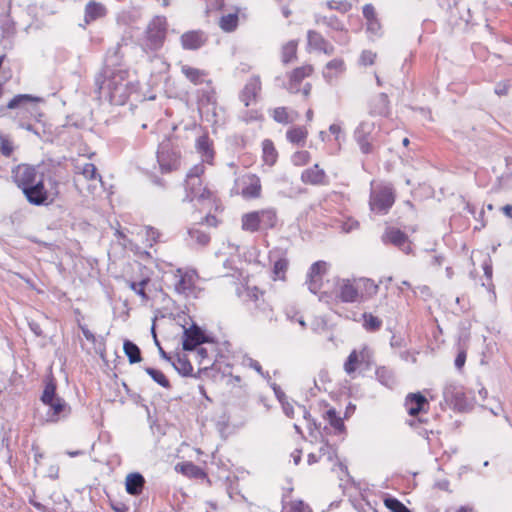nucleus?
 Listing matches in <instances>:
<instances>
[{
    "mask_svg": "<svg viewBox=\"0 0 512 512\" xmlns=\"http://www.w3.org/2000/svg\"><path fill=\"white\" fill-rule=\"evenodd\" d=\"M99 92L114 105H123L136 91L135 77L121 67H105L96 78Z\"/></svg>",
    "mask_w": 512,
    "mask_h": 512,
    "instance_id": "1",
    "label": "nucleus"
},
{
    "mask_svg": "<svg viewBox=\"0 0 512 512\" xmlns=\"http://www.w3.org/2000/svg\"><path fill=\"white\" fill-rule=\"evenodd\" d=\"M205 173V166L202 163L194 165L187 173L185 179V200L199 203L211 202L213 193L203 183L202 176Z\"/></svg>",
    "mask_w": 512,
    "mask_h": 512,
    "instance_id": "2",
    "label": "nucleus"
},
{
    "mask_svg": "<svg viewBox=\"0 0 512 512\" xmlns=\"http://www.w3.org/2000/svg\"><path fill=\"white\" fill-rule=\"evenodd\" d=\"M23 194L27 201L35 206L47 205L51 203L59 194L58 182L53 178L40 177Z\"/></svg>",
    "mask_w": 512,
    "mask_h": 512,
    "instance_id": "3",
    "label": "nucleus"
},
{
    "mask_svg": "<svg viewBox=\"0 0 512 512\" xmlns=\"http://www.w3.org/2000/svg\"><path fill=\"white\" fill-rule=\"evenodd\" d=\"M167 34V20L164 16H155L148 23L142 39V47L146 52H155L162 48Z\"/></svg>",
    "mask_w": 512,
    "mask_h": 512,
    "instance_id": "4",
    "label": "nucleus"
},
{
    "mask_svg": "<svg viewBox=\"0 0 512 512\" xmlns=\"http://www.w3.org/2000/svg\"><path fill=\"white\" fill-rule=\"evenodd\" d=\"M277 223L275 209L267 208L246 213L241 218L242 229L247 232L272 229Z\"/></svg>",
    "mask_w": 512,
    "mask_h": 512,
    "instance_id": "5",
    "label": "nucleus"
},
{
    "mask_svg": "<svg viewBox=\"0 0 512 512\" xmlns=\"http://www.w3.org/2000/svg\"><path fill=\"white\" fill-rule=\"evenodd\" d=\"M41 400L50 407L51 413H48V420L51 422H57L61 417H66L71 412L67 402L56 395V384L53 381H49L45 385Z\"/></svg>",
    "mask_w": 512,
    "mask_h": 512,
    "instance_id": "6",
    "label": "nucleus"
},
{
    "mask_svg": "<svg viewBox=\"0 0 512 512\" xmlns=\"http://www.w3.org/2000/svg\"><path fill=\"white\" fill-rule=\"evenodd\" d=\"M157 161L163 173L177 170L181 165V151L170 139H165L159 144Z\"/></svg>",
    "mask_w": 512,
    "mask_h": 512,
    "instance_id": "7",
    "label": "nucleus"
},
{
    "mask_svg": "<svg viewBox=\"0 0 512 512\" xmlns=\"http://www.w3.org/2000/svg\"><path fill=\"white\" fill-rule=\"evenodd\" d=\"M395 202L394 190L390 185H378L370 193V209L380 214H386Z\"/></svg>",
    "mask_w": 512,
    "mask_h": 512,
    "instance_id": "8",
    "label": "nucleus"
},
{
    "mask_svg": "<svg viewBox=\"0 0 512 512\" xmlns=\"http://www.w3.org/2000/svg\"><path fill=\"white\" fill-rule=\"evenodd\" d=\"M234 191L244 199L260 198L262 192L261 180L256 174H244L235 180Z\"/></svg>",
    "mask_w": 512,
    "mask_h": 512,
    "instance_id": "9",
    "label": "nucleus"
},
{
    "mask_svg": "<svg viewBox=\"0 0 512 512\" xmlns=\"http://www.w3.org/2000/svg\"><path fill=\"white\" fill-rule=\"evenodd\" d=\"M44 173L39 167L29 164H19L12 170V180L18 188L24 192L35 181L42 177Z\"/></svg>",
    "mask_w": 512,
    "mask_h": 512,
    "instance_id": "10",
    "label": "nucleus"
},
{
    "mask_svg": "<svg viewBox=\"0 0 512 512\" xmlns=\"http://www.w3.org/2000/svg\"><path fill=\"white\" fill-rule=\"evenodd\" d=\"M335 297L343 303H354L360 301V292L356 284V279L335 280Z\"/></svg>",
    "mask_w": 512,
    "mask_h": 512,
    "instance_id": "11",
    "label": "nucleus"
},
{
    "mask_svg": "<svg viewBox=\"0 0 512 512\" xmlns=\"http://www.w3.org/2000/svg\"><path fill=\"white\" fill-rule=\"evenodd\" d=\"M175 276L178 277V280L175 283V290L177 293L186 296H190L195 293L196 282L198 279V274L195 270H183L179 268L176 270Z\"/></svg>",
    "mask_w": 512,
    "mask_h": 512,
    "instance_id": "12",
    "label": "nucleus"
},
{
    "mask_svg": "<svg viewBox=\"0 0 512 512\" xmlns=\"http://www.w3.org/2000/svg\"><path fill=\"white\" fill-rule=\"evenodd\" d=\"M445 401L454 408L463 409L466 405V398L463 387L455 382H448L443 388Z\"/></svg>",
    "mask_w": 512,
    "mask_h": 512,
    "instance_id": "13",
    "label": "nucleus"
},
{
    "mask_svg": "<svg viewBox=\"0 0 512 512\" xmlns=\"http://www.w3.org/2000/svg\"><path fill=\"white\" fill-rule=\"evenodd\" d=\"M372 353L370 349L364 346L361 350H353L344 363V371L348 375H352L356 369L362 364H369L371 361Z\"/></svg>",
    "mask_w": 512,
    "mask_h": 512,
    "instance_id": "14",
    "label": "nucleus"
},
{
    "mask_svg": "<svg viewBox=\"0 0 512 512\" xmlns=\"http://www.w3.org/2000/svg\"><path fill=\"white\" fill-rule=\"evenodd\" d=\"M208 41V35L202 30H190L180 36V43L184 50H198Z\"/></svg>",
    "mask_w": 512,
    "mask_h": 512,
    "instance_id": "15",
    "label": "nucleus"
},
{
    "mask_svg": "<svg viewBox=\"0 0 512 512\" xmlns=\"http://www.w3.org/2000/svg\"><path fill=\"white\" fill-rule=\"evenodd\" d=\"M382 241L386 244H393L394 246L400 248L406 254H409L411 252V247L408 242L407 235L397 228H386L384 234L382 235Z\"/></svg>",
    "mask_w": 512,
    "mask_h": 512,
    "instance_id": "16",
    "label": "nucleus"
},
{
    "mask_svg": "<svg viewBox=\"0 0 512 512\" xmlns=\"http://www.w3.org/2000/svg\"><path fill=\"white\" fill-rule=\"evenodd\" d=\"M75 172L79 176H82L86 181H90L89 189L94 192L97 188V184L102 185L101 175L97 172V168L93 163L90 162H77L75 165Z\"/></svg>",
    "mask_w": 512,
    "mask_h": 512,
    "instance_id": "17",
    "label": "nucleus"
},
{
    "mask_svg": "<svg viewBox=\"0 0 512 512\" xmlns=\"http://www.w3.org/2000/svg\"><path fill=\"white\" fill-rule=\"evenodd\" d=\"M327 271V263L325 261H317L310 267L307 284L308 289L316 294L322 286V277Z\"/></svg>",
    "mask_w": 512,
    "mask_h": 512,
    "instance_id": "18",
    "label": "nucleus"
},
{
    "mask_svg": "<svg viewBox=\"0 0 512 512\" xmlns=\"http://www.w3.org/2000/svg\"><path fill=\"white\" fill-rule=\"evenodd\" d=\"M207 342V338L202 330L193 325L188 329H184L183 349L186 351L195 350L200 344Z\"/></svg>",
    "mask_w": 512,
    "mask_h": 512,
    "instance_id": "19",
    "label": "nucleus"
},
{
    "mask_svg": "<svg viewBox=\"0 0 512 512\" xmlns=\"http://www.w3.org/2000/svg\"><path fill=\"white\" fill-rule=\"evenodd\" d=\"M260 91V78L258 76L251 77L240 94V100L244 103L246 107H248L252 103L256 102L257 96Z\"/></svg>",
    "mask_w": 512,
    "mask_h": 512,
    "instance_id": "20",
    "label": "nucleus"
},
{
    "mask_svg": "<svg viewBox=\"0 0 512 512\" xmlns=\"http://www.w3.org/2000/svg\"><path fill=\"white\" fill-rule=\"evenodd\" d=\"M429 403L421 393H410L405 398V407L409 415L416 416L425 411Z\"/></svg>",
    "mask_w": 512,
    "mask_h": 512,
    "instance_id": "21",
    "label": "nucleus"
},
{
    "mask_svg": "<svg viewBox=\"0 0 512 512\" xmlns=\"http://www.w3.org/2000/svg\"><path fill=\"white\" fill-rule=\"evenodd\" d=\"M301 180L305 184L325 185L327 184V176L323 169L315 164L313 167L305 169L301 174Z\"/></svg>",
    "mask_w": 512,
    "mask_h": 512,
    "instance_id": "22",
    "label": "nucleus"
},
{
    "mask_svg": "<svg viewBox=\"0 0 512 512\" xmlns=\"http://www.w3.org/2000/svg\"><path fill=\"white\" fill-rule=\"evenodd\" d=\"M269 258L273 261V280H284L289 265L287 258L278 251H271Z\"/></svg>",
    "mask_w": 512,
    "mask_h": 512,
    "instance_id": "23",
    "label": "nucleus"
},
{
    "mask_svg": "<svg viewBox=\"0 0 512 512\" xmlns=\"http://www.w3.org/2000/svg\"><path fill=\"white\" fill-rule=\"evenodd\" d=\"M106 14L107 9L102 3L89 1L85 6L84 21L86 24H90L91 22L104 18Z\"/></svg>",
    "mask_w": 512,
    "mask_h": 512,
    "instance_id": "24",
    "label": "nucleus"
},
{
    "mask_svg": "<svg viewBox=\"0 0 512 512\" xmlns=\"http://www.w3.org/2000/svg\"><path fill=\"white\" fill-rule=\"evenodd\" d=\"M145 479L144 477L138 473H130L126 476L125 486L126 491L130 495L138 496L142 493L144 488Z\"/></svg>",
    "mask_w": 512,
    "mask_h": 512,
    "instance_id": "25",
    "label": "nucleus"
},
{
    "mask_svg": "<svg viewBox=\"0 0 512 512\" xmlns=\"http://www.w3.org/2000/svg\"><path fill=\"white\" fill-rule=\"evenodd\" d=\"M356 284L360 292V301L362 299L371 298L378 293V284L369 278H358L356 279Z\"/></svg>",
    "mask_w": 512,
    "mask_h": 512,
    "instance_id": "26",
    "label": "nucleus"
},
{
    "mask_svg": "<svg viewBox=\"0 0 512 512\" xmlns=\"http://www.w3.org/2000/svg\"><path fill=\"white\" fill-rule=\"evenodd\" d=\"M345 70V64L342 59H333L328 62L323 70V77L327 82H331Z\"/></svg>",
    "mask_w": 512,
    "mask_h": 512,
    "instance_id": "27",
    "label": "nucleus"
},
{
    "mask_svg": "<svg viewBox=\"0 0 512 512\" xmlns=\"http://www.w3.org/2000/svg\"><path fill=\"white\" fill-rule=\"evenodd\" d=\"M181 72L194 85L202 84L204 82V78L207 75V73L204 70L194 68L187 64L181 65Z\"/></svg>",
    "mask_w": 512,
    "mask_h": 512,
    "instance_id": "28",
    "label": "nucleus"
},
{
    "mask_svg": "<svg viewBox=\"0 0 512 512\" xmlns=\"http://www.w3.org/2000/svg\"><path fill=\"white\" fill-rule=\"evenodd\" d=\"M196 149L201 154L203 162H211L214 156V152L211 148V144L207 136L203 135L197 139Z\"/></svg>",
    "mask_w": 512,
    "mask_h": 512,
    "instance_id": "29",
    "label": "nucleus"
},
{
    "mask_svg": "<svg viewBox=\"0 0 512 512\" xmlns=\"http://www.w3.org/2000/svg\"><path fill=\"white\" fill-rule=\"evenodd\" d=\"M238 22H239V17H238L237 12L228 13V14L222 15L220 17L219 27L224 32H233L237 28Z\"/></svg>",
    "mask_w": 512,
    "mask_h": 512,
    "instance_id": "30",
    "label": "nucleus"
},
{
    "mask_svg": "<svg viewBox=\"0 0 512 512\" xmlns=\"http://www.w3.org/2000/svg\"><path fill=\"white\" fill-rule=\"evenodd\" d=\"M389 99L387 94L380 93L373 101L371 107V114L385 115L388 112Z\"/></svg>",
    "mask_w": 512,
    "mask_h": 512,
    "instance_id": "31",
    "label": "nucleus"
},
{
    "mask_svg": "<svg viewBox=\"0 0 512 512\" xmlns=\"http://www.w3.org/2000/svg\"><path fill=\"white\" fill-rule=\"evenodd\" d=\"M297 41L291 40L282 47L281 58L284 64H288L296 59Z\"/></svg>",
    "mask_w": 512,
    "mask_h": 512,
    "instance_id": "32",
    "label": "nucleus"
},
{
    "mask_svg": "<svg viewBox=\"0 0 512 512\" xmlns=\"http://www.w3.org/2000/svg\"><path fill=\"white\" fill-rule=\"evenodd\" d=\"M121 44L117 43L115 46L108 49L106 54V65L105 67H119L122 59L120 54Z\"/></svg>",
    "mask_w": 512,
    "mask_h": 512,
    "instance_id": "33",
    "label": "nucleus"
},
{
    "mask_svg": "<svg viewBox=\"0 0 512 512\" xmlns=\"http://www.w3.org/2000/svg\"><path fill=\"white\" fill-rule=\"evenodd\" d=\"M172 365L183 376H189L193 371V367L185 355H178L177 358L172 361Z\"/></svg>",
    "mask_w": 512,
    "mask_h": 512,
    "instance_id": "34",
    "label": "nucleus"
},
{
    "mask_svg": "<svg viewBox=\"0 0 512 512\" xmlns=\"http://www.w3.org/2000/svg\"><path fill=\"white\" fill-rule=\"evenodd\" d=\"M123 349L131 364L141 361V351L136 344L126 340L124 342Z\"/></svg>",
    "mask_w": 512,
    "mask_h": 512,
    "instance_id": "35",
    "label": "nucleus"
},
{
    "mask_svg": "<svg viewBox=\"0 0 512 512\" xmlns=\"http://www.w3.org/2000/svg\"><path fill=\"white\" fill-rule=\"evenodd\" d=\"M279 399H281V398L279 397ZM280 401L282 403V408H283L284 413L289 418H294L296 413L301 414L303 416V418H305V419H307L310 416V414L306 410L305 406L297 405L296 407H294L291 403H289L287 401L286 402H284L282 400H280Z\"/></svg>",
    "mask_w": 512,
    "mask_h": 512,
    "instance_id": "36",
    "label": "nucleus"
},
{
    "mask_svg": "<svg viewBox=\"0 0 512 512\" xmlns=\"http://www.w3.org/2000/svg\"><path fill=\"white\" fill-rule=\"evenodd\" d=\"M308 132L305 128L302 127H295L287 131V139L291 143L295 144H301L303 145L305 143V140L307 138Z\"/></svg>",
    "mask_w": 512,
    "mask_h": 512,
    "instance_id": "37",
    "label": "nucleus"
},
{
    "mask_svg": "<svg viewBox=\"0 0 512 512\" xmlns=\"http://www.w3.org/2000/svg\"><path fill=\"white\" fill-rule=\"evenodd\" d=\"M374 130V123L371 122H362L357 127L355 131V139L357 142H360L361 139L364 141L372 140L371 133Z\"/></svg>",
    "mask_w": 512,
    "mask_h": 512,
    "instance_id": "38",
    "label": "nucleus"
},
{
    "mask_svg": "<svg viewBox=\"0 0 512 512\" xmlns=\"http://www.w3.org/2000/svg\"><path fill=\"white\" fill-rule=\"evenodd\" d=\"M376 376L379 382L388 388H392L396 383L393 373L385 367L378 368Z\"/></svg>",
    "mask_w": 512,
    "mask_h": 512,
    "instance_id": "39",
    "label": "nucleus"
},
{
    "mask_svg": "<svg viewBox=\"0 0 512 512\" xmlns=\"http://www.w3.org/2000/svg\"><path fill=\"white\" fill-rule=\"evenodd\" d=\"M263 159L267 165L272 166L277 159V152L272 141L265 140L263 142Z\"/></svg>",
    "mask_w": 512,
    "mask_h": 512,
    "instance_id": "40",
    "label": "nucleus"
},
{
    "mask_svg": "<svg viewBox=\"0 0 512 512\" xmlns=\"http://www.w3.org/2000/svg\"><path fill=\"white\" fill-rule=\"evenodd\" d=\"M35 99L28 94H19L12 98L7 107L9 109L24 108L27 104L34 102Z\"/></svg>",
    "mask_w": 512,
    "mask_h": 512,
    "instance_id": "41",
    "label": "nucleus"
},
{
    "mask_svg": "<svg viewBox=\"0 0 512 512\" xmlns=\"http://www.w3.org/2000/svg\"><path fill=\"white\" fill-rule=\"evenodd\" d=\"M363 326L368 331H377L382 326V321L378 317L372 315L371 313L363 314Z\"/></svg>",
    "mask_w": 512,
    "mask_h": 512,
    "instance_id": "42",
    "label": "nucleus"
},
{
    "mask_svg": "<svg viewBox=\"0 0 512 512\" xmlns=\"http://www.w3.org/2000/svg\"><path fill=\"white\" fill-rule=\"evenodd\" d=\"M189 237L191 240H193L196 244H199L201 246H205L210 241V236L206 232L200 230V229H190L188 231Z\"/></svg>",
    "mask_w": 512,
    "mask_h": 512,
    "instance_id": "43",
    "label": "nucleus"
},
{
    "mask_svg": "<svg viewBox=\"0 0 512 512\" xmlns=\"http://www.w3.org/2000/svg\"><path fill=\"white\" fill-rule=\"evenodd\" d=\"M149 278H144L140 280L139 282L136 281H130L129 287L137 294L139 295L143 301H148L149 297L145 292V286L149 283Z\"/></svg>",
    "mask_w": 512,
    "mask_h": 512,
    "instance_id": "44",
    "label": "nucleus"
},
{
    "mask_svg": "<svg viewBox=\"0 0 512 512\" xmlns=\"http://www.w3.org/2000/svg\"><path fill=\"white\" fill-rule=\"evenodd\" d=\"M313 72V68L311 65H305L302 67H298L293 70L290 79L296 83H301V81L305 78L311 75Z\"/></svg>",
    "mask_w": 512,
    "mask_h": 512,
    "instance_id": "45",
    "label": "nucleus"
},
{
    "mask_svg": "<svg viewBox=\"0 0 512 512\" xmlns=\"http://www.w3.org/2000/svg\"><path fill=\"white\" fill-rule=\"evenodd\" d=\"M308 45L316 50L323 47L326 40L316 31L310 30L307 34Z\"/></svg>",
    "mask_w": 512,
    "mask_h": 512,
    "instance_id": "46",
    "label": "nucleus"
},
{
    "mask_svg": "<svg viewBox=\"0 0 512 512\" xmlns=\"http://www.w3.org/2000/svg\"><path fill=\"white\" fill-rule=\"evenodd\" d=\"M316 21L318 24L326 25L334 30L343 29V24L336 16H319Z\"/></svg>",
    "mask_w": 512,
    "mask_h": 512,
    "instance_id": "47",
    "label": "nucleus"
},
{
    "mask_svg": "<svg viewBox=\"0 0 512 512\" xmlns=\"http://www.w3.org/2000/svg\"><path fill=\"white\" fill-rule=\"evenodd\" d=\"M146 373L152 377V379L157 382L159 385H161L164 388H168L170 386L169 380L166 378V376L159 370H156L154 368H146Z\"/></svg>",
    "mask_w": 512,
    "mask_h": 512,
    "instance_id": "48",
    "label": "nucleus"
},
{
    "mask_svg": "<svg viewBox=\"0 0 512 512\" xmlns=\"http://www.w3.org/2000/svg\"><path fill=\"white\" fill-rule=\"evenodd\" d=\"M327 420L329 421L330 425L337 431L341 432L344 429V424L342 419L337 416V413L334 409H329L326 412Z\"/></svg>",
    "mask_w": 512,
    "mask_h": 512,
    "instance_id": "49",
    "label": "nucleus"
},
{
    "mask_svg": "<svg viewBox=\"0 0 512 512\" xmlns=\"http://www.w3.org/2000/svg\"><path fill=\"white\" fill-rule=\"evenodd\" d=\"M318 456L321 459L325 458L327 461L331 462L336 457V450L333 446L325 442L319 448Z\"/></svg>",
    "mask_w": 512,
    "mask_h": 512,
    "instance_id": "50",
    "label": "nucleus"
},
{
    "mask_svg": "<svg viewBox=\"0 0 512 512\" xmlns=\"http://www.w3.org/2000/svg\"><path fill=\"white\" fill-rule=\"evenodd\" d=\"M326 5L329 9L337 10L341 13L348 12L352 7L351 3H349L348 1H345V0H341V1L330 0V1H327Z\"/></svg>",
    "mask_w": 512,
    "mask_h": 512,
    "instance_id": "51",
    "label": "nucleus"
},
{
    "mask_svg": "<svg viewBox=\"0 0 512 512\" xmlns=\"http://www.w3.org/2000/svg\"><path fill=\"white\" fill-rule=\"evenodd\" d=\"M385 505L392 512H411L402 502L395 498L385 499Z\"/></svg>",
    "mask_w": 512,
    "mask_h": 512,
    "instance_id": "52",
    "label": "nucleus"
},
{
    "mask_svg": "<svg viewBox=\"0 0 512 512\" xmlns=\"http://www.w3.org/2000/svg\"><path fill=\"white\" fill-rule=\"evenodd\" d=\"M273 118L278 123L287 124L293 119L290 118L289 113L285 107L275 108L273 111Z\"/></svg>",
    "mask_w": 512,
    "mask_h": 512,
    "instance_id": "53",
    "label": "nucleus"
},
{
    "mask_svg": "<svg viewBox=\"0 0 512 512\" xmlns=\"http://www.w3.org/2000/svg\"><path fill=\"white\" fill-rule=\"evenodd\" d=\"M283 512H308V506L302 501H293L283 506Z\"/></svg>",
    "mask_w": 512,
    "mask_h": 512,
    "instance_id": "54",
    "label": "nucleus"
},
{
    "mask_svg": "<svg viewBox=\"0 0 512 512\" xmlns=\"http://www.w3.org/2000/svg\"><path fill=\"white\" fill-rule=\"evenodd\" d=\"M0 143V152L4 156L9 157L14 150L13 143L5 136H0Z\"/></svg>",
    "mask_w": 512,
    "mask_h": 512,
    "instance_id": "55",
    "label": "nucleus"
},
{
    "mask_svg": "<svg viewBox=\"0 0 512 512\" xmlns=\"http://www.w3.org/2000/svg\"><path fill=\"white\" fill-rule=\"evenodd\" d=\"M377 57V54L371 50H364L362 51L361 55H360V64L361 65H364V66H367V65H372L374 64L375 62V59Z\"/></svg>",
    "mask_w": 512,
    "mask_h": 512,
    "instance_id": "56",
    "label": "nucleus"
},
{
    "mask_svg": "<svg viewBox=\"0 0 512 512\" xmlns=\"http://www.w3.org/2000/svg\"><path fill=\"white\" fill-rule=\"evenodd\" d=\"M145 234L147 236V241H150V246H152L153 243H156L160 237V232L151 226L145 227Z\"/></svg>",
    "mask_w": 512,
    "mask_h": 512,
    "instance_id": "57",
    "label": "nucleus"
},
{
    "mask_svg": "<svg viewBox=\"0 0 512 512\" xmlns=\"http://www.w3.org/2000/svg\"><path fill=\"white\" fill-rule=\"evenodd\" d=\"M309 161V153L307 151L296 152L293 155V162L296 165H304Z\"/></svg>",
    "mask_w": 512,
    "mask_h": 512,
    "instance_id": "58",
    "label": "nucleus"
},
{
    "mask_svg": "<svg viewBox=\"0 0 512 512\" xmlns=\"http://www.w3.org/2000/svg\"><path fill=\"white\" fill-rule=\"evenodd\" d=\"M182 471L183 473L187 474V475H198L201 472V469L194 465L193 463H186L182 466Z\"/></svg>",
    "mask_w": 512,
    "mask_h": 512,
    "instance_id": "59",
    "label": "nucleus"
},
{
    "mask_svg": "<svg viewBox=\"0 0 512 512\" xmlns=\"http://www.w3.org/2000/svg\"><path fill=\"white\" fill-rule=\"evenodd\" d=\"M363 15H364V17H365V19L367 21H371L372 19H375L376 18V12H375V9H374L373 5L366 4L363 7Z\"/></svg>",
    "mask_w": 512,
    "mask_h": 512,
    "instance_id": "60",
    "label": "nucleus"
},
{
    "mask_svg": "<svg viewBox=\"0 0 512 512\" xmlns=\"http://www.w3.org/2000/svg\"><path fill=\"white\" fill-rule=\"evenodd\" d=\"M357 143H358L362 153H364V154L372 153V151H373L372 140L368 139V140L364 141L363 139H361L360 142H357Z\"/></svg>",
    "mask_w": 512,
    "mask_h": 512,
    "instance_id": "61",
    "label": "nucleus"
},
{
    "mask_svg": "<svg viewBox=\"0 0 512 512\" xmlns=\"http://www.w3.org/2000/svg\"><path fill=\"white\" fill-rule=\"evenodd\" d=\"M84 337L91 343H95L96 339L94 334L85 326V325H79Z\"/></svg>",
    "mask_w": 512,
    "mask_h": 512,
    "instance_id": "62",
    "label": "nucleus"
},
{
    "mask_svg": "<svg viewBox=\"0 0 512 512\" xmlns=\"http://www.w3.org/2000/svg\"><path fill=\"white\" fill-rule=\"evenodd\" d=\"M367 29L372 33H377L380 30V23L377 18L367 21Z\"/></svg>",
    "mask_w": 512,
    "mask_h": 512,
    "instance_id": "63",
    "label": "nucleus"
},
{
    "mask_svg": "<svg viewBox=\"0 0 512 512\" xmlns=\"http://www.w3.org/2000/svg\"><path fill=\"white\" fill-rule=\"evenodd\" d=\"M359 227V223L356 220H348L343 224V230L345 232H351L354 229H357Z\"/></svg>",
    "mask_w": 512,
    "mask_h": 512,
    "instance_id": "64",
    "label": "nucleus"
}]
</instances>
